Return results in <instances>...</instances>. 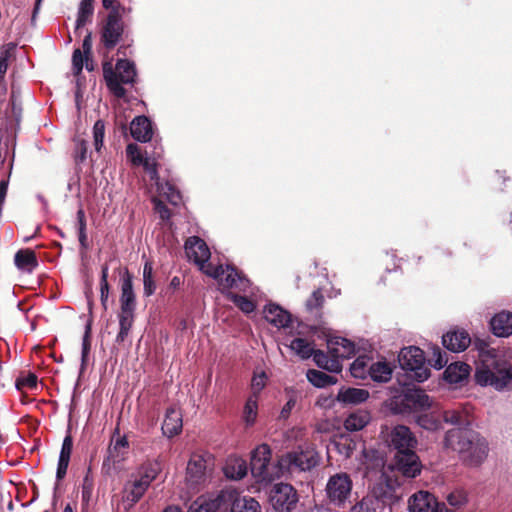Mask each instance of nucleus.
Returning <instances> with one entry per match:
<instances>
[{
    "instance_id": "36",
    "label": "nucleus",
    "mask_w": 512,
    "mask_h": 512,
    "mask_svg": "<svg viewBox=\"0 0 512 512\" xmlns=\"http://www.w3.org/2000/svg\"><path fill=\"white\" fill-rule=\"evenodd\" d=\"M188 512H222V501H219V494L208 500L202 497L198 498L190 505Z\"/></svg>"
},
{
    "instance_id": "13",
    "label": "nucleus",
    "mask_w": 512,
    "mask_h": 512,
    "mask_svg": "<svg viewBox=\"0 0 512 512\" xmlns=\"http://www.w3.org/2000/svg\"><path fill=\"white\" fill-rule=\"evenodd\" d=\"M271 448L267 444L257 446L251 454L250 469L257 481H270L273 472L270 471Z\"/></svg>"
},
{
    "instance_id": "9",
    "label": "nucleus",
    "mask_w": 512,
    "mask_h": 512,
    "mask_svg": "<svg viewBox=\"0 0 512 512\" xmlns=\"http://www.w3.org/2000/svg\"><path fill=\"white\" fill-rule=\"evenodd\" d=\"M352 479L345 472L336 473L329 477L325 492L328 504L334 508L344 509L352 493Z\"/></svg>"
},
{
    "instance_id": "57",
    "label": "nucleus",
    "mask_w": 512,
    "mask_h": 512,
    "mask_svg": "<svg viewBox=\"0 0 512 512\" xmlns=\"http://www.w3.org/2000/svg\"><path fill=\"white\" fill-rule=\"evenodd\" d=\"M37 376L34 373H28L26 377H19L15 381V387L21 391L24 388L34 389L37 387Z\"/></svg>"
},
{
    "instance_id": "27",
    "label": "nucleus",
    "mask_w": 512,
    "mask_h": 512,
    "mask_svg": "<svg viewBox=\"0 0 512 512\" xmlns=\"http://www.w3.org/2000/svg\"><path fill=\"white\" fill-rule=\"evenodd\" d=\"M470 371V366L464 362L451 363L444 371V378L451 384H458L468 378Z\"/></svg>"
},
{
    "instance_id": "18",
    "label": "nucleus",
    "mask_w": 512,
    "mask_h": 512,
    "mask_svg": "<svg viewBox=\"0 0 512 512\" xmlns=\"http://www.w3.org/2000/svg\"><path fill=\"white\" fill-rule=\"evenodd\" d=\"M469 333L464 329L450 330L442 336L443 346L451 352H462L471 344Z\"/></svg>"
},
{
    "instance_id": "6",
    "label": "nucleus",
    "mask_w": 512,
    "mask_h": 512,
    "mask_svg": "<svg viewBox=\"0 0 512 512\" xmlns=\"http://www.w3.org/2000/svg\"><path fill=\"white\" fill-rule=\"evenodd\" d=\"M319 460V454L314 448L299 447L298 450L283 455L278 461V467L282 473L309 471L318 465Z\"/></svg>"
},
{
    "instance_id": "32",
    "label": "nucleus",
    "mask_w": 512,
    "mask_h": 512,
    "mask_svg": "<svg viewBox=\"0 0 512 512\" xmlns=\"http://www.w3.org/2000/svg\"><path fill=\"white\" fill-rule=\"evenodd\" d=\"M14 263L20 270L31 273L37 266L36 253L31 249H20L14 257Z\"/></svg>"
},
{
    "instance_id": "49",
    "label": "nucleus",
    "mask_w": 512,
    "mask_h": 512,
    "mask_svg": "<svg viewBox=\"0 0 512 512\" xmlns=\"http://www.w3.org/2000/svg\"><path fill=\"white\" fill-rule=\"evenodd\" d=\"M77 223H78V240L83 250L89 248L87 233H86V217L83 209L77 211Z\"/></svg>"
},
{
    "instance_id": "26",
    "label": "nucleus",
    "mask_w": 512,
    "mask_h": 512,
    "mask_svg": "<svg viewBox=\"0 0 512 512\" xmlns=\"http://www.w3.org/2000/svg\"><path fill=\"white\" fill-rule=\"evenodd\" d=\"M146 489L141 483L131 478L125 483L123 491V501L128 504V507H133L145 495Z\"/></svg>"
},
{
    "instance_id": "56",
    "label": "nucleus",
    "mask_w": 512,
    "mask_h": 512,
    "mask_svg": "<svg viewBox=\"0 0 512 512\" xmlns=\"http://www.w3.org/2000/svg\"><path fill=\"white\" fill-rule=\"evenodd\" d=\"M199 269L209 277L213 279H218L221 275H224V266L223 265H213L212 263L203 262L202 264H197Z\"/></svg>"
},
{
    "instance_id": "10",
    "label": "nucleus",
    "mask_w": 512,
    "mask_h": 512,
    "mask_svg": "<svg viewBox=\"0 0 512 512\" xmlns=\"http://www.w3.org/2000/svg\"><path fill=\"white\" fill-rule=\"evenodd\" d=\"M219 501H222V512H261V506L252 497L241 496L234 489L221 490Z\"/></svg>"
},
{
    "instance_id": "11",
    "label": "nucleus",
    "mask_w": 512,
    "mask_h": 512,
    "mask_svg": "<svg viewBox=\"0 0 512 512\" xmlns=\"http://www.w3.org/2000/svg\"><path fill=\"white\" fill-rule=\"evenodd\" d=\"M299 501L296 489L288 483L275 484L269 493V502L277 512H291Z\"/></svg>"
},
{
    "instance_id": "25",
    "label": "nucleus",
    "mask_w": 512,
    "mask_h": 512,
    "mask_svg": "<svg viewBox=\"0 0 512 512\" xmlns=\"http://www.w3.org/2000/svg\"><path fill=\"white\" fill-rule=\"evenodd\" d=\"M329 353L339 359L350 358L355 354V345L343 337H335L328 341Z\"/></svg>"
},
{
    "instance_id": "61",
    "label": "nucleus",
    "mask_w": 512,
    "mask_h": 512,
    "mask_svg": "<svg viewBox=\"0 0 512 512\" xmlns=\"http://www.w3.org/2000/svg\"><path fill=\"white\" fill-rule=\"evenodd\" d=\"M152 202L154 204V210L159 215V217L163 220H169L171 217V210L168 208V206L158 198H153Z\"/></svg>"
},
{
    "instance_id": "34",
    "label": "nucleus",
    "mask_w": 512,
    "mask_h": 512,
    "mask_svg": "<svg viewBox=\"0 0 512 512\" xmlns=\"http://www.w3.org/2000/svg\"><path fill=\"white\" fill-rule=\"evenodd\" d=\"M186 478L191 485H199L205 479V462L199 459H191L187 465Z\"/></svg>"
},
{
    "instance_id": "30",
    "label": "nucleus",
    "mask_w": 512,
    "mask_h": 512,
    "mask_svg": "<svg viewBox=\"0 0 512 512\" xmlns=\"http://www.w3.org/2000/svg\"><path fill=\"white\" fill-rule=\"evenodd\" d=\"M371 420L370 412L364 409H358L350 413L344 421V427L348 431H359L366 427Z\"/></svg>"
},
{
    "instance_id": "58",
    "label": "nucleus",
    "mask_w": 512,
    "mask_h": 512,
    "mask_svg": "<svg viewBox=\"0 0 512 512\" xmlns=\"http://www.w3.org/2000/svg\"><path fill=\"white\" fill-rule=\"evenodd\" d=\"M336 446L340 454L344 455L346 458H349L352 456L356 444L351 439L341 438L340 441L336 443Z\"/></svg>"
},
{
    "instance_id": "62",
    "label": "nucleus",
    "mask_w": 512,
    "mask_h": 512,
    "mask_svg": "<svg viewBox=\"0 0 512 512\" xmlns=\"http://www.w3.org/2000/svg\"><path fill=\"white\" fill-rule=\"evenodd\" d=\"M442 417L446 423L453 425H461L464 423V417L458 410H446L443 412Z\"/></svg>"
},
{
    "instance_id": "41",
    "label": "nucleus",
    "mask_w": 512,
    "mask_h": 512,
    "mask_svg": "<svg viewBox=\"0 0 512 512\" xmlns=\"http://www.w3.org/2000/svg\"><path fill=\"white\" fill-rule=\"evenodd\" d=\"M155 185L159 195L166 198L171 204L177 205L181 201L180 192L173 184L158 180V183H155Z\"/></svg>"
},
{
    "instance_id": "59",
    "label": "nucleus",
    "mask_w": 512,
    "mask_h": 512,
    "mask_svg": "<svg viewBox=\"0 0 512 512\" xmlns=\"http://www.w3.org/2000/svg\"><path fill=\"white\" fill-rule=\"evenodd\" d=\"M85 62V54L78 48L73 51L72 54V66L74 75L78 76L83 70Z\"/></svg>"
},
{
    "instance_id": "46",
    "label": "nucleus",
    "mask_w": 512,
    "mask_h": 512,
    "mask_svg": "<svg viewBox=\"0 0 512 512\" xmlns=\"http://www.w3.org/2000/svg\"><path fill=\"white\" fill-rule=\"evenodd\" d=\"M479 361L480 366L482 367H487L494 370H503L500 368V360L498 359L497 353L494 349L483 350V348L480 347Z\"/></svg>"
},
{
    "instance_id": "16",
    "label": "nucleus",
    "mask_w": 512,
    "mask_h": 512,
    "mask_svg": "<svg viewBox=\"0 0 512 512\" xmlns=\"http://www.w3.org/2000/svg\"><path fill=\"white\" fill-rule=\"evenodd\" d=\"M162 471L160 461L157 459H148L144 461L137 470L131 474V478L141 483L146 489H148L151 483L156 480L158 475Z\"/></svg>"
},
{
    "instance_id": "22",
    "label": "nucleus",
    "mask_w": 512,
    "mask_h": 512,
    "mask_svg": "<svg viewBox=\"0 0 512 512\" xmlns=\"http://www.w3.org/2000/svg\"><path fill=\"white\" fill-rule=\"evenodd\" d=\"M130 133L137 141H150L153 136V129L149 118L144 115L135 117L130 124Z\"/></svg>"
},
{
    "instance_id": "31",
    "label": "nucleus",
    "mask_w": 512,
    "mask_h": 512,
    "mask_svg": "<svg viewBox=\"0 0 512 512\" xmlns=\"http://www.w3.org/2000/svg\"><path fill=\"white\" fill-rule=\"evenodd\" d=\"M369 398V392L360 388H341L337 400L344 404H360Z\"/></svg>"
},
{
    "instance_id": "3",
    "label": "nucleus",
    "mask_w": 512,
    "mask_h": 512,
    "mask_svg": "<svg viewBox=\"0 0 512 512\" xmlns=\"http://www.w3.org/2000/svg\"><path fill=\"white\" fill-rule=\"evenodd\" d=\"M119 302V332L116 336V343L122 344L127 339L133 326L137 305L136 295L133 289V277L128 268H124L121 273V295Z\"/></svg>"
},
{
    "instance_id": "45",
    "label": "nucleus",
    "mask_w": 512,
    "mask_h": 512,
    "mask_svg": "<svg viewBox=\"0 0 512 512\" xmlns=\"http://www.w3.org/2000/svg\"><path fill=\"white\" fill-rule=\"evenodd\" d=\"M94 0H81L78 16L76 20V28L83 27L91 18L94 11Z\"/></svg>"
},
{
    "instance_id": "28",
    "label": "nucleus",
    "mask_w": 512,
    "mask_h": 512,
    "mask_svg": "<svg viewBox=\"0 0 512 512\" xmlns=\"http://www.w3.org/2000/svg\"><path fill=\"white\" fill-rule=\"evenodd\" d=\"M313 360L319 368L329 372L338 373L342 370L340 359L337 356L330 354L329 352L326 354L322 350H316L314 352Z\"/></svg>"
},
{
    "instance_id": "60",
    "label": "nucleus",
    "mask_w": 512,
    "mask_h": 512,
    "mask_svg": "<svg viewBox=\"0 0 512 512\" xmlns=\"http://www.w3.org/2000/svg\"><path fill=\"white\" fill-rule=\"evenodd\" d=\"M126 153L128 158H130L131 162L134 165H140L141 161L145 157V155L142 154L138 145L134 143H130L127 145Z\"/></svg>"
},
{
    "instance_id": "63",
    "label": "nucleus",
    "mask_w": 512,
    "mask_h": 512,
    "mask_svg": "<svg viewBox=\"0 0 512 512\" xmlns=\"http://www.w3.org/2000/svg\"><path fill=\"white\" fill-rule=\"evenodd\" d=\"M72 450H73V438H72L71 434H67L64 437V440L62 443L59 459L70 461Z\"/></svg>"
},
{
    "instance_id": "4",
    "label": "nucleus",
    "mask_w": 512,
    "mask_h": 512,
    "mask_svg": "<svg viewBox=\"0 0 512 512\" xmlns=\"http://www.w3.org/2000/svg\"><path fill=\"white\" fill-rule=\"evenodd\" d=\"M103 77L109 91L117 98H124L126 89L123 85H132L136 81L135 64L128 59H118L115 67L109 61L104 62Z\"/></svg>"
},
{
    "instance_id": "48",
    "label": "nucleus",
    "mask_w": 512,
    "mask_h": 512,
    "mask_svg": "<svg viewBox=\"0 0 512 512\" xmlns=\"http://www.w3.org/2000/svg\"><path fill=\"white\" fill-rule=\"evenodd\" d=\"M225 474L232 479H242L247 474L245 462L236 460L232 463H228L225 467Z\"/></svg>"
},
{
    "instance_id": "21",
    "label": "nucleus",
    "mask_w": 512,
    "mask_h": 512,
    "mask_svg": "<svg viewBox=\"0 0 512 512\" xmlns=\"http://www.w3.org/2000/svg\"><path fill=\"white\" fill-rule=\"evenodd\" d=\"M263 313L266 321L278 328L288 327L291 322L290 313L274 303L267 304Z\"/></svg>"
},
{
    "instance_id": "33",
    "label": "nucleus",
    "mask_w": 512,
    "mask_h": 512,
    "mask_svg": "<svg viewBox=\"0 0 512 512\" xmlns=\"http://www.w3.org/2000/svg\"><path fill=\"white\" fill-rule=\"evenodd\" d=\"M380 495H368L363 497L351 507L350 512H381L384 509V501Z\"/></svg>"
},
{
    "instance_id": "37",
    "label": "nucleus",
    "mask_w": 512,
    "mask_h": 512,
    "mask_svg": "<svg viewBox=\"0 0 512 512\" xmlns=\"http://www.w3.org/2000/svg\"><path fill=\"white\" fill-rule=\"evenodd\" d=\"M371 359L366 355L358 356L350 366V373L356 379L370 378Z\"/></svg>"
},
{
    "instance_id": "19",
    "label": "nucleus",
    "mask_w": 512,
    "mask_h": 512,
    "mask_svg": "<svg viewBox=\"0 0 512 512\" xmlns=\"http://www.w3.org/2000/svg\"><path fill=\"white\" fill-rule=\"evenodd\" d=\"M217 280L223 288H234L242 291H245L250 284L246 276L232 265H226L224 267V275H221Z\"/></svg>"
},
{
    "instance_id": "42",
    "label": "nucleus",
    "mask_w": 512,
    "mask_h": 512,
    "mask_svg": "<svg viewBox=\"0 0 512 512\" xmlns=\"http://www.w3.org/2000/svg\"><path fill=\"white\" fill-rule=\"evenodd\" d=\"M156 291V283L153 276V266L151 262H146L143 267V294L150 297Z\"/></svg>"
},
{
    "instance_id": "64",
    "label": "nucleus",
    "mask_w": 512,
    "mask_h": 512,
    "mask_svg": "<svg viewBox=\"0 0 512 512\" xmlns=\"http://www.w3.org/2000/svg\"><path fill=\"white\" fill-rule=\"evenodd\" d=\"M88 144L85 140H80L76 144L74 160L76 164L83 163L87 157Z\"/></svg>"
},
{
    "instance_id": "40",
    "label": "nucleus",
    "mask_w": 512,
    "mask_h": 512,
    "mask_svg": "<svg viewBox=\"0 0 512 512\" xmlns=\"http://www.w3.org/2000/svg\"><path fill=\"white\" fill-rule=\"evenodd\" d=\"M428 363L436 369H442L448 363V357L438 345L430 344L428 346Z\"/></svg>"
},
{
    "instance_id": "38",
    "label": "nucleus",
    "mask_w": 512,
    "mask_h": 512,
    "mask_svg": "<svg viewBox=\"0 0 512 512\" xmlns=\"http://www.w3.org/2000/svg\"><path fill=\"white\" fill-rule=\"evenodd\" d=\"M308 381L317 388H325L337 383V378L323 371L309 369L306 373Z\"/></svg>"
},
{
    "instance_id": "53",
    "label": "nucleus",
    "mask_w": 512,
    "mask_h": 512,
    "mask_svg": "<svg viewBox=\"0 0 512 512\" xmlns=\"http://www.w3.org/2000/svg\"><path fill=\"white\" fill-rule=\"evenodd\" d=\"M325 298L320 289H317L313 291L311 296L306 301V308L310 312L319 311L323 304H324Z\"/></svg>"
},
{
    "instance_id": "2",
    "label": "nucleus",
    "mask_w": 512,
    "mask_h": 512,
    "mask_svg": "<svg viewBox=\"0 0 512 512\" xmlns=\"http://www.w3.org/2000/svg\"><path fill=\"white\" fill-rule=\"evenodd\" d=\"M445 447L457 452L466 466L478 467L488 456L487 440L478 432L467 428H453L446 432Z\"/></svg>"
},
{
    "instance_id": "54",
    "label": "nucleus",
    "mask_w": 512,
    "mask_h": 512,
    "mask_svg": "<svg viewBox=\"0 0 512 512\" xmlns=\"http://www.w3.org/2000/svg\"><path fill=\"white\" fill-rule=\"evenodd\" d=\"M17 44L15 42H10L3 46L4 50L2 51V77L4 76L9 63L15 59Z\"/></svg>"
},
{
    "instance_id": "7",
    "label": "nucleus",
    "mask_w": 512,
    "mask_h": 512,
    "mask_svg": "<svg viewBox=\"0 0 512 512\" xmlns=\"http://www.w3.org/2000/svg\"><path fill=\"white\" fill-rule=\"evenodd\" d=\"M425 360L423 350L416 346L404 347L398 355L400 367L417 382H424L430 376V369L425 365Z\"/></svg>"
},
{
    "instance_id": "39",
    "label": "nucleus",
    "mask_w": 512,
    "mask_h": 512,
    "mask_svg": "<svg viewBox=\"0 0 512 512\" xmlns=\"http://www.w3.org/2000/svg\"><path fill=\"white\" fill-rule=\"evenodd\" d=\"M161 157V152H153V156H149L148 152L145 151V157L141 161L140 165L143 166L145 172L148 174L151 181L158 183L160 180L158 174V159Z\"/></svg>"
},
{
    "instance_id": "29",
    "label": "nucleus",
    "mask_w": 512,
    "mask_h": 512,
    "mask_svg": "<svg viewBox=\"0 0 512 512\" xmlns=\"http://www.w3.org/2000/svg\"><path fill=\"white\" fill-rule=\"evenodd\" d=\"M414 420L418 426L428 431H436L441 428V414L437 411L417 412Z\"/></svg>"
},
{
    "instance_id": "24",
    "label": "nucleus",
    "mask_w": 512,
    "mask_h": 512,
    "mask_svg": "<svg viewBox=\"0 0 512 512\" xmlns=\"http://www.w3.org/2000/svg\"><path fill=\"white\" fill-rule=\"evenodd\" d=\"M492 333L497 337L512 335V312L501 311L490 320Z\"/></svg>"
},
{
    "instance_id": "47",
    "label": "nucleus",
    "mask_w": 512,
    "mask_h": 512,
    "mask_svg": "<svg viewBox=\"0 0 512 512\" xmlns=\"http://www.w3.org/2000/svg\"><path fill=\"white\" fill-rule=\"evenodd\" d=\"M285 394L287 402L280 412V418L282 419H287L290 416L292 409L295 407L297 400L300 397L299 392L293 387L285 388Z\"/></svg>"
},
{
    "instance_id": "1",
    "label": "nucleus",
    "mask_w": 512,
    "mask_h": 512,
    "mask_svg": "<svg viewBox=\"0 0 512 512\" xmlns=\"http://www.w3.org/2000/svg\"><path fill=\"white\" fill-rule=\"evenodd\" d=\"M387 442L395 451V469L407 478L418 476L421 473L422 464L415 452L418 441L411 430L407 426L397 425L390 431Z\"/></svg>"
},
{
    "instance_id": "23",
    "label": "nucleus",
    "mask_w": 512,
    "mask_h": 512,
    "mask_svg": "<svg viewBox=\"0 0 512 512\" xmlns=\"http://www.w3.org/2000/svg\"><path fill=\"white\" fill-rule=\"evenodd\" d=\"M129 447L126 436L119 437L114 443L110 444L107 450V456L103 461V468H110L111 464L119 463L124 460Z\"/></svg>"
},
{
    "instance_id": "12",
    "label": "nucleus",
    "mask_w": 512,
    "mask_h": 512,
    "mask_svg": "<svg viewBox=\"0 0 512 512\" xmlns=\"http://www.w3.org/2000/svg\"><path fill=\"white\" fill-rule=\"evenodd\" d=\"M22 117V100L21 91L18 86L14 83L11 85L10 99L8 107L5 112V129L7 132V138L12 141L16 138L17 130L19 129L20 121Z\"/></svg>"
},
{
    "instance_id": "50",
    "label": "nucleus",
    "mask_w": 512,
    "mask_h": 512,
    "mask_svg": "<svg viewBox=\"0 0 512 512\" xmlns=\"http://www.w3.org/2000/svg\"><path fill=\"white\" fill-rule=\"evenodd\" d=\"M446 500L453 508L460 509L467 504L468 497L466 491L463 489H456L447 495Z\"/></svg>"
},
{
    "instance_id": "52",
    "label": "nucleus",
    "mask_w": 512,
    "mask_h": 512,
    "mask_svg": "<svg viewBox=\"0 0 512 512\" xmlns=\"http://www.w3.org/2000/svg\"><path fill=\"white\" fill-rule=\"evenodd\" d=\"M91 350V321L85 327V333L82 339V355H81V369L84 370L87 365L88 355Z\"/></svg>"
},
{
    "instance_id": "20",
    "label": "nucleus",
    "mask_w": 512,
    "mask_h": 512,
    "mask_svg": "<svg viewBox=\"0 0 512 512\" xmlns=\"http://www.w3.org/2000/svg\"><path fill=\"white\" fill-rule=\"evenodd\" d=\"M182 427L183 421L180 410L173 406L167 408L161 428L163 435L172 438L181 433Z\"/></svg>"
},
{
    "instance_id": "17",
    "label": "nucleus",
    "mask_w": 512,
    "mask_h": 512,
    "mask_svg": "<svg viewBox=\"0 0 512 512\" xmlns=\"http://www.w3.org/2000/svg\"><path fill=\"white\" fill-rule=\"evenodd\" d=\"M185 252L189 260L195 264L208 262L211 257L208 245L198 236H191L186 240Z\"/></svg>"
},
{
    "instance_id": "35",
    "label": "nucleus",
    "mask_w": 512,
    "mask_h": 512,
    "mask_svg": "<svg viewBox=\"0 0 512 512\" xmlns=\"http://www.w3.org/2000/svg\"><path fill=\"white\" fill-rule=\"evenodd\" d=\"M392 368L386 361L371 362L370 379L374 382L385 383L392 378Z\"/></svg>"
},
{
    "instance_id": "44",
    "label": "nucleus",
    "mask_w": 512,
    "mask_h": 512,
    "mask_svg": "<svg viewBox=\"0 0 512 512\" xmlns=\"http://www.w3.org/2000/svg\"><path fill=\"white\" fill-rule=\"evenodd\" d=\"M258 404L256 396H250L243 409V420L246 426H252L257 418Z\"/></svg>"
},
{
    "instance_id": "51",
    "label": "nucleus",
    "mask_w": 512,
    "mask_h": 512,
    "mask_svg": "<svg viewBox=\"0 0 512 512\" xmlns=\"http://www.w3.org/2000/svg\"><path fill=\"white\" fill-rule=\"evenodd\" d=\"M229 299L244 313H252L256 306L254 302L246 296L231 293Z\"/></svg>"
},
{
    "instance_id": "8",
    "label": "nucleus",
    "mask_w": 512,
    "mask_h": 512,
    "mask_svg": "<svg viewBox=\"0 0 512 512\" xmlns=\"http://www.w3.org/2000/svg\"><path fill=\"white\" fill-rule=\"evenodd\" d=\"M432 401L425 391L420 389L407 390L394 396L390 401V408L395 414H410L430 408Z\"/></svg>"
},
{
    "instance_id": "15",
    "label": "nucleus",
    "mask_w": 512,
    "mask_h": 512,
    "mask_svg": "<svg viewBox=\"0 0 512 512\" xmlns=\"http://www.w3.org/2000/svg\"><path fill=\"white\" fill-rule=\"evenodd\" d=\"M441 504L434 494L420 490L410 496L408 509L409 512H437Z\"/></svg>"
},
{
    "instance_id": "43",
    "label": "nucleus",
    "mask_w": 512,
    "mask_h": 512,
    "mask_svg": "<svg viewBox=\"0 0 512 512\" xmlns=\"http://www.w3.org/2000/svg\"><path fill=\"white\" fill-rule=\"evenodd\" d=\"M290 348L295 351L302 359H308L314 356L316 350L313 349L311 344L304 338H295L291 341Z\"/></svg>"
},
{
    "instance_id": "14",
    "label": "nucleus",
    "mask_w": 512,
    "mask_h": 512,
    "mask_svg": "<svg viewBox=\"0 0 512 512\" xmlns=\"http://www.w3.org/2000/svg\"><path fill=\"white\" fill-rule=\"evenodd\" d=\"M475 380L481 386L490 385L497 390H502L512 384V371L479 366L475 372Z\"/></svg>"
},
{
    "instance_id": "55",
    "label": "nucleus",
    "mask_w": 512,
    "mask_h": 512,
    "mask_svg": "<svg viewBox=\"0 0 512 512\" xmlns=\"http://www.w3.org/2000/svg\"><path fill=\"white\" fill-rule=\"evenodd\" d=\"M104 135L105 123L103 120L99 119L95 122L93 126L94 146L97 152H99L103 146Z\"/></svg>"
},
{
    "instance_id": "5",
    "label": "nucleus",
    "mask_w": 512,
    "mask_h": 512,
    "mask_svg": "<svg viewBox=\"0 0 512 512\" xmlns=\"http://www.w3.org/2000/svg\"><path fill=\"white\" fill-rule=\"evenodd\" d=\"M125 11V7L118 3L101 22L100 44L107 52L112 51L128 37V26L123 20Z\"/></svg>"
}]
</instances>
